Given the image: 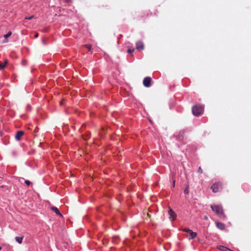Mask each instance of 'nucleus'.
Returning a JSON list of instances; mask_svg holds the SVG:
<instances>
[{
    "instance_id": "1",
    "label": "nucleus",
    "mask_w": 251,
    "mask_h": 251,
    "mask_svg": "<svg viewBox=\"0 0 251 251\" xmlns=\"http://www.w3.org/2000/svg\"><path fill=\"white\" fill-rule=\"evenodd\" d=\"M211 209L214 211L219 217L222 219H225L226 216L224 215L223 212V208L221 205H216L210 206Z\"/></svg>"
},
{
    "instance_id": "2",
    "label": "nucleus",
    "mask_w": 251,
    "mask_h": 251,
    "mask_svg": "<svg viewBox=\"0 0 251 251\" xmlns=\"http://www.w3.org/2000/svg\"><path fill=\"white\" fill-rule=\"evenodd\" d=\"M193 114L196 116L202 114L203 112V106L201 105H196L192 109Z\"/></svg>"
},
{
    "instance_id": "3",
    "label": "nucleus",
    "mask_w": 251,
    "mask_h": 251,
    "mask_svg": "<svg viewBox=\"0 0 251 251\" xmlns=\"http://www.w3.org/2000/svg\"><path fill=\"white\" fill-rule=\"evenodd\" d=\"M211 189H212L213 192H217L219 191V190L222 189V184L220 182L213 184V185L211 186Z\"/></svg>"
},
{
    "instance_id": "4",
    "label": "nucleus",
    "mask_w": 251,
    "mask_h": 251,
    "mask_svg": "<svg viewBox=\"0 0 251 251\" xmlns=\"http://www.w3.org/2000/svg\"><path fill=\"white\" fill-rule=\"evenodd\" d=\"M151 78L150 77H146L143 80V84L146 87H149L151 86Z\"/></svg>"
},
{
    "instance_id": "5",
    "label": "nucleus",
    "mask_w": 251,
    "mask_h": 251,
    "mask_svg": "<svg viewBox=\"0 0 251 251\" xmlns=\"http://www.w3.org/2000/svg\"><path fill=\"white\" fill-rule=\"evenodd\" d=\"M144 44L143 42L138 41L136 43V49L138 50H142L144 49Z\"/></svg>"
},
{
    "instance_id": "6",
    "label": "nucleus",
    "mask_w": 251,
    "mask_h": 251,
    "mask_svg": "<svg viewBox=\"0 0 251 251\" xmlns=\"http://www.w3.org/2000/svg\"><path fill=\"white\" fill-rule=\"evenodd\" d=\"M51 209L54 212L56 215L60 216L61 217H63V215L61 214L58 209L55 206H52L51 207Z\"/></svg>"
},
{
    "instance_id": "7",
    "label": "nucleus",
    "mask_w": 251,
    "mask_h": 251,
    "mask_svg": "<svg viewBox=\"0 0 251 251\" xmlns=\"http://www.w3.org/2000/svg\"><path fill=\"white\" fill-rule=\"evenodd\" d=\"M24 132L23 131H18L15 135L16 139L18 141L20 140L21 136L24 134Z\"/></svg>"
},
{
    "instance_id": "8",
    "label": "nucleus",
    "mask_w": 251,
    "mask_h": 251,
    "mask_svg": "<svg viewBox=\"0 0 251 251\" xmlns=\"http://www.w3.org/2000/svg\"><path fill=\"white\" fill-rule=\"evenodd\" d=\"M217 248L221 251H233L224 246H219Z\"/></svg>"
},
{
    "instance_id": "9",
    "label": "nucleus",
    "mask_w": 251,
    "mask_h": 251,
    "mask_svg": "<svg viewBox=\"0 0 251 251\" xmlns=\"http://www.w3.org/2000/svg\"><path fill=\"white\" fill-rule=\"evenodd\" d=\"M168 213L169 215L170 216V218H172V220H174L176 218V214L172 209H170L169 210Z\"/></svg>"
},
{
    "instance_id": "10",
    "label": "nucleus",
    "mask_w": 251,
    "mask_h": 251,
    "mask_svg": "<svg viewBox=\"0 0 251 251\" xmlns=\"http://www.w3.org/2000/svg\"><path fill=\"white\" fill-rule=\"evenodd\" d=\"M216 226L220 229H224L225 228V225L221 222L216 223Z\"/></svg>"
},
{
    "instance_id": "11",
    "label": "nucleus",
    "mask_w": 251,
    "mask_h": 251,
    "mask_svg": "<svg viewBox=\"0 0 251 251\" xmlns=\"http://www.w3.org/2000/svg\"><path fill=\"white\" fill-rule=\"evenodd\" d=\"M189 239H192L195 238L197 236L196 232H193L192 230L189 232Z\"/></svg>"
},
{
    "instance_id": "12",
    "label": "nucleus",
    "mask_w": 251,
    "mask_h": 251,
    "mask_svg": "<svg viewBox=\"0 0 251 251\" xmlns=\"http://www.w3.org/2000/svg\"><path fill=\"white\" fill-rule=\"evenodd\" d=\"M7 63H8V60H5L4 61V63L0 64V70H2V69H4L5 68V67L6 66V65L7 64Z\"/></svg>"
},
{
    "instance_id": "13",
    "label": "nucleus",
    "mask_w": 251,
    "mask_h": 251,
    "mask_svg": "<svg viewBox=\"0 0 251 251\" xmlns=\"http://www.w3.org/2000/svg\"><path fill=\"white\" fill-rule=\"evenodd\" d=\"M23 239V237H16L15 240L16 241L18 242L19 244H21L22 243V241Z\"/></svg>"
},
{
    "instance_id": "14",
    "label": "nucleus",
    "mask_w": 251,
    "mask_h": 251,
    "mask_svg": "<svg viewBox=\"0 0 251 251\" xmlns=\"http://www.w3.org/2000/svg\"><path fill=\"white\" fill-rule=\"evenodd\" d=\"M11 35V32L9 31L7 34L4 35V37L6 39L7 38L10 37Z\"/></svg>"
},
{
    "instance_id": "15",
    "label": "nucleus",
    "mask_w": 251,
    "mask_h": 251,
    "mask_svg": "<svg viewBox=\"0 0 251 251\" xmlns=\"http://www.w3.org/2000/svg\"><path fill=\"white\" fill-rule=\"evenodd\" d=\"M89 50H90L91 49V45L90 44H86L84 46Z\"/></svg>"
},
{
    "instance_id": "16",
    "label": "nucleus",
    "mask_w": 251,
    "mask_h": 251,
    "mask_svg": "<svg viewBox=\"0 0 251 251\" xmlns=\"http://www.w3.org/2000/svg\"><path fill=\"white\" fill-rule=\"evenodd\" d=\"M183 231L184 232H188V233H189L190 231H191V229H189V228H183V229H182Z\"/></svg>"
},
{
    "instance_id": "17",
    "label": "nucleus",
    "mask_w": 251,
    "mask_h": 251,
    "mask_svg": "<svg viewBox=\"0 0 251 251\" xmlns=\"http://www.w3.org/2000/svg\"><path fill=\"white\" fill-rule=\"evenodd\" d=\"M184 193L186 194H188L189 193L188 187L185 188L184 191Z\"/></svg>"
},
{
    "instance_id": "18",
    "label": "nucleus",
    "mask_w": 251,
    "mask_h": 251,
    "mask_svg": "<svg viewBox=\"0 0 251 251\" xmlns=\"http://www.w3.org/2000/svg\"><path fill=\"white\" fill-rule=\"evenodd\" d=\"M134 50V49H128V50H127V52L129 54H132Z\"/></svg>"
},
{
    "instance_id": "19",
    "label": "nucleus",
    "mask_w": 251,
    "mask_h": 251,
    "mask_svg": "<svg viewBox=\"0 0 251 251\" xmlns=\"http://www.w3.org/2000/svg\"><path fill=\"white\" fill-rule=\"evenodd\" d=\"M25 182L27 185H29L31 184V182L27 180H25Z\"/></svg>"
},
{
    "instance_id": "20",
    "label": "nucleus",
    "mask_w": 251,
    "mask_h": 251,
    "mask_svg": "<svg viewBox=\"0 0 251 251\" xmlns=\"http://www.w3.org/2000/svg\"><path fill=\"white\" fill-rule=\"evenodd\" d=\"M34 18V16H31L30 17H26L25 18V19H27V20H31L32 19H33Z\"/></svg>"
},
{
    "instance_id": "21",
    "label": "nucleus",
    "mask_w": 251,
    "mask_h": 251,
    "mask_svg": "<svg viewBox=\"0 0 251 251\" xmlns=\"http://www.w3.org/2000/svg\"><path fill=\"white\" fill-rule=\"evenodd\" d=\"M198 172L200 173H202V170L201 168V167H199V169H198Z\"/></svg>"
},
{
    "instance_id": "22",
    "label": "nucleus",
    "mask_w": 251,
    "mask_h": 251,
    "mask_svg": "<svg viewBox=\"0 0 251 251\" xmlns=\"http://www.w3.org/2000/svg\"><path fill=\"white\" fill-rule=\"evenodd\" d=\"M7 42H8V41L6 39L3 41V43H7Z\"/></svg>"
},
{
    "instance_id": "23",
    "label": "nucleus",
    "mask_w": 251,
    "mask_h": 251,
    "mask_svg": "<svg viewBox=\"0 0 251 251\" xmlns=\"http://www.w3.org/2000/svg\"><path fill=\"white\" fill-rule=\"evenodd\" d=\"M175 181L174 180V181L173 187H174V186H175Z\"/></svg>"
},
{
    "instance_id": "24",
    "label": "nucleus",
    "mask_w": 251,
    "mask_h": 251,
    "mask_svg": "<svg viewBox=\"0 0 251 251\" xmlns=\"http://www.w3.org/2000/svg\"><path fill=\"white\" fill-rule=\"evenodd\" d=\"M204 219H205V220H207V217L206 216H205V217H204Z\"/></svg>"
},
{
    "instance_id": "25",
    "label": "nucleus",
    "mask_w": 251,
    "mask_h": 251,
    "mask_svg": "<svg viewBox=\"0 0 251 251\" xmlns=\"http://www.w3.org/2000/svg\"><path fill=\"white\" fill-rule=\"evenodd\" d=\"M37 36H38V35H37V34H36V35H35V37H37Z\"/></svg>"
},
{
    "instance_id": "26",
    "label": "nucleus",
    "mask_w": 251,
    "mask_h": 251,
    "mask_svg": "<svg viewBox=\"0 0 251 251\" xmlns=\"http://www.w3.org/2000/svg\"><path fill=\"white\" fill-rule=\"evenodd\" d=\"M1 247H0V251L1 250Z\"/></svg>"
}]
</instances>
